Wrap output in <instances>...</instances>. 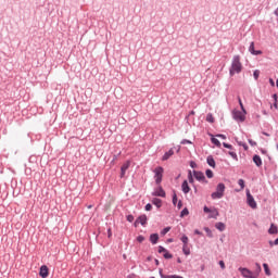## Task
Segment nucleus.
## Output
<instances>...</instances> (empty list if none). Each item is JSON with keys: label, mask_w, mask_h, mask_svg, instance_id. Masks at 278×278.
<instances>
[{"label": "nucleus", "mask_w": 278, "mask_h": 278, "mask_svg": "<svg viewBox=\"0 0 278 278\" xmlns=\"http://www.w3.org/2000/svg\"><path fill=\"white\" fill-rule=\"evenodd\" d=\"M273 99H274L275 102H277V99H278L277 93L273 94Z\"/></svg>", "instance_id": "4d7b16f0"}, {"label": "nucleus", "mask_w": 278, "mask_h": 278, "mask_svg": "<svg viewBox=\"0 0 278 278\" xmlns=\"http://www.w3.org/2000/svg\"><path fill=\"white\" fill-rule=\"evenodd\" d=\"M173 205H177V193L174 191L173 199H172Z\"/></svg>", "instance_id": "4c0bfd02"}, {"label": "nucleus", "mask_w": 278, "mask_h": 278, "mask_svg": "<svg viewBox=\"0 0 278 278\" xmlns=\"http://www.w3.org/2000/svg\"><path fill=\"white\" fill-rule=\"evenodd\" d=\"M232 118L239 123H244V121H247V113L235 110L232 111Z\"/></svg>", "instance_id": "20e7f679"}, {"label": "nucleus", "mask_w": 278, "mask_h": 278, "mask_svg": "<svg viewBox=\"0 0 278 278\" xmlns=\"http://www.w3.org/2000/svg\"><path fill=\"white\" fill-rule=\"evenodd\" d=\"M159 253H166V248L159 245Z\"/></svg>", "instance_id": "a18cd8bd"}, {"label": "nucleus", "mask_w": 278, "mask_h": 278, "mask_svg": "<svg viewBox=\"0 0 278 278\" xmlns=\"http://www.w3.org/2000/svg\"><path fill=\"white\" fill-rule=\"evenodd\" d=\"M163 257L165 260H173V254H170L168 250H166V252H163Z\"/></svg>", "instance_id": "a878e982"}, {"label": "nucleus", "mask_w": 278, "mask_h": 278, "mask_svg": "<svg viewBox=\"0 0 278 278\" xmlns=\"http://www.w3.org/2000/svg\"><path fill=\"white\" fill-rule=\"evenodd\" d=\"M268 233L270 236H275V233H278V228H277V226L275 224L270 225V228L268 229Z\"/></svg>", "instance_id": "6ab92c4d"}, {"label": "nucleus", "mask_w": 278, "mask_h": 278, "mask_svg": "<svg viewBox=\"0 0 278 278\" xmlns=\"http://www.w3.org/2000/svg\"><path fill=\"white\" fill-rule=\"evenodd\" d=\"M216 137H217V138H222V140H227V136H225V135H220V134H219V135H216Z\"/></svg>", "instance_id": "603ef678"}, {"label": "nucleus", "mask_w": 278, "mask_h": 278, "mask_svg": "<svg viewBox=\"0 0 278 278\" xmlns=\"http://www.w3.org/2000/svg\"><path fill=\"white\" fill-rule=\"evenodd\" d=\"M218 215H219L218 210L215 208L211 212V214L208 215V218H218Z\"/></svg>", "instance_id": "5701e85b"}, {"label": "nucleus", "mask_w": 278, "mask_h": 278, "mask_svg": "<svg viewBox=\"0 0 278 278\" xmlns=\"http://www.w3.org/2000/svg\"><path fill=\"white\" fill-rule=\"evenodd\" d=\"M182 253L185 255H190V248L188 247V244L182 245Z\"/></svg>", "instance_id": "b1692460"}, {"label": "nucleus", "mask_w": 278, "mask_h": 278, "mask_svg": "<svg viewBox=\"0 0 278 278\" xmlns=\"http://www.w3.org/2000/svg\"><path fill=\"white\" fill-rule=\"evenodd\" d=\"M240 73H242V62H240V55L237 54L232 58L229 75L233 77V75H240Z\"/></svg>", "instance_id": "f257e3e1"}, {"label": "nucleus", "mask_w": 278, "mask_h": 278, "mask_svg": "<svg viewBox=\"0 0 278 278\" xmlns=\"http://www.w3.org/2000/svg\"><path fill=\"white\" fill-rule=\"evenodd\" d=\"M238 184H239L241 190H244V179H239Z\"/></svg>", "instance_id": "a19ab883"}, {"label": "nucleus", "mask_w": 278, "mask_h": 278, "mask_svg": "<svg viewBox=\"0 0 278 278\" xmlns=\"http://www.w3.org/2000/svg\"><path fill=\"white\" fill-rule=\"evenodd\" d=\"M39 275H40L42 278H48V277H49V267H47V265H42V266L40 267Z\"/></svg>", "instance_id": "9d476101"}, {"label": "nucleus", "mask_w": 278, "mask_h": 278, "mask_svg": "<svg viewBox=\"0 0 278 278\" xmlns=\"http://www.w3.org/2000/svg\"><path fill=\"white\" fill-rule=\"evenodd\" d=\"M238 144L239 147H243L244 151H249V146H247V143L239 141Z\"/></svg>", "instance_id": "e433bc0d"}, {"label": "nucleus", "mask_w": 278, "mask_h": 278, "mask_svg": "<svg viewBox=\"0 0 278 278\" xmlns=\"http://www.w3.org/2000/svg\"><path fill=\"white\" fill-rule=\"evenodd\" d=\"M194 233H195V236H202L203 235V232H201L199 229H195Z\"/></svg>", "instance_id": "5fc2aeb1"}, {"label": "nucleus", "mask_w": 278, "mask_h": 278, "mask_svg": "<svg viewBox=\"0 0 278 278\" xmlns=\"http://www.w3.org/2000/svg\"><path fill=\"white\" fill-rule=\"evenodd\" d=\"M147 216L143 214V215H140L137 219H136V223H140V225H142V227H144V225H147Z\"/></svg>", "instance_id": "2eb2a0df"}, {"label": "nucleus", "mask_w": 278, "mask_h": 278, "mask_svg": "<svg viewBox=\"0 0 278 278\" xmlns=\"http://www.w3.org/2000/svg\"><path fill=\"white\" fill-rule=\"evenodd\" d=\"M159 240H160V235H157V233L150 235L151 244H155Z\"/></svg>", "instance_id": "a211bd4d"}, {"label": "nucleus", "mask_w": 278, "mask_h": 278, "mask_svg": "<svg viewBox=\"0 0 278 278\" xmlns=\"http://www.w3.org/2000/svg\"><path fill=\"white\" fill-rule=\"evenodd\" d=\"M261 153H263V155H266L267 151L264 149H261Z\"/></svg>", "instance_id": "052dcab7"}, {"label": "nucleus", "mask_w": 278, "mask_h": 278, "mask_svg": "<svg viewBox=\"0 0 278 278\" xmlns=\"http://www.w3.org/2000/svg\"><path fill=\"white\" fill-rule=\"evenodd\" d=\"M256 267L258 268V270H262V266L260 265V263H256Z\"/></svg>", "instance_id": "e2e57ef3"}, {"label": "nucleus", "mask_w": 278, "mask_h": 278, "mask_svg": "<svg viewBox=\"0 0 278 278\" xmlns=\"http://www.w3.org/2000/svg\"><path fill=\"white\" fill-rule=\"evenodd\" d=\"M219 266L222 270H225V261H219Z\"/></svg>", "instance_id": "3c124183"}, {"label": "nucleus", "mask_w": 278, "mask_h": 278, "mask_svg": "<svg viewBox=\"0 0 278 278\" xmlns=\"http://www.w3.org/2000/svg\"><path fill=\"white\" fill-rule=\"evenodd\" d=\"M164 177V167L159 166L154 169V179L156 186H160L162 184V178Z\"/></svg>", "instance_id": "7ed1b4c3"}, {"label": "nucleus", "mask_w": 278, "mask_h": 278, "mask_svg": "<svg viewBox=\"0 0 278 278\" xmlns=\"http://www.w3.org/2000/svg\"><path fill=\"white\" fill-rule=\"evenodd\" d=\"M239 270L241 271V275L244 278H256L255 276H253V271H251L247 267H240Z\"/></svg>", "instance_id": "0eeeda50"}, {"label": "nucleus", "mask_w": 278, "mask_h": 278, "mask_svg": "<svg viewBox=\"0 0 278 278\" xmlns=\"http://www.w3.org/2000/svg\"><path fill=\"white\" fill-rule=\"evenodd\" d=\"M144 210L146 212H151V210H153V205H151V203H148L146 204Z\"/></svg>", "instance_id": "58836bf2"}, {"label": "nucleus", "mask_w": 278, "mask_h": 278, "mask_svg": "<svg viewBox=\"0 0 278 278\" xmlns=\"http://www.w3.org/2000/svg\"><path fill=\"white\" fill-rule=\"evenodd\" d=\"M269 247H277V245L275 244V241H269Z\"/></svg>", "instance_id": "13d9d810"}, {"label": "nucleus", "mask_w": 278, "mask_h": 278, "mask_svg": "<svg viewBox=\"0 0 278 278\" xmlns=\"http://www.w3.org/2000/svg\"><path fill=\"white\" fill-rule=\"evenodd\" d=\"M143 240H144V236L139 235V236L137 237V242L142 243Z\"/></svg>", "instance_id": "49530a36"}, {"label": "nucleus", "mask_w": 278, "mask_h": 278, "mask_svg": "<svg viewBox=\"0 0 278 278\" xmlns=\"http://www.w3.org/2000/svg\"><path fill=\"white\" fill-rule=\"evenodd\" d=\"M206 122H207V123H214V115H212V113H208V114L206 115Z\"/></svg>", "instance_id": "473e14b6"}, {"label": "nucleus", "mask_w": 278, "mask_h": 278, "mask_svg": "<svg viewBox=\"0 0 278 278\" xmlns=\"http://www.w3.org/2000/svg\"><path fill=\"white\" fill-rule=\"evenodd\" d=\"M276 87L278 88V79L276 80Z\"/></svg>", "instance_id": "774afa93"}, {"label": "nucleus", "mask_w": 278, "mask_h": 278, "mask_svg": "<svg viewBox=\"0 0 278 278\" xmlns=\"http://www.w3.org/2000/svg\"><path fill=\"white\" fill-rule=\"evenodd\" d=\"M152 204L155 205L156 207H162V201L159 198H154L152 200Z\"/></svg>", "instance_id": "412c9836"}, {"label": "nucleus", "mask_w": 278, "mask_h": 278, "mask_svg": "<svg viewBox=\"0 0 278 278\" xmlns=\"http://www.w3.org/2000/svg\"><path fill=\"white\" fill-rule=\"evenodd\" d=\"M152 197H161L164 199L166 197V191H164V188L162 186H159L153 192Z\"/></svg>", "instance_id": "6e6552de"}, {"label": "nucleus", "mask_w": 278, "mask_h": 278, "mask_svg": "<svg viewBox=\"0 0 278 278\" xmlns=\"http://www.w3.org/2000/svg\"><path fill=\"white\" fill-rule=\"evenodd\" d=\"M203 212H204L205 214H212V210H211L210 207H207V206H204V207H203Z\"/></svg>", "instance_id": "37998d69"}, {"label": "nucleus", "mask_w": 278, "mask_h": 278, "mask_svg": "<svg viewBox=\"0 0 278 278\" xmlns=\"http://www.w3.org/2000/svg\"><path fill=\"white\" fill-rule=\"evenodd\" d=\"M188 214H190V211H188V207H185V208L180 212V218H184V216H188Z\"/></svg>", "instance_id": "bb28decb"}, {"label": "nucleus", "mask_w": 278, "mask_h": 278, "mask_svg": "<svg viewBox=\"0 0 278 278\" xmlns=\"http://www.w3.org/2000/svg\"><path fill=\"white\" fill-rule=\"evenodd\" d=\"M128 168H129V162L124 163L122 165V167H121V175H119L121 179H123V177H125V174L127 173Z\"/></svg>", "instance_id": "f8f14e48"}, {"label": "nucleus", "mask_w": 278, "mask_h": 278, "mask_svg": "<svg viewBox=\"0 0 278 278\" xmlns=\"http://www.w3.org/2000/svg\"><path fill=\"white\" fill-rule=\"evenodd\" d=\"M177 263L181 264V258L180 257L177 258Z\"/></svg>", "instance_id": "69168bd1"}, {"label": "nucleus", "mask_w": 278, "mask_h": 278, "mask_svg": "<svg viewBox=\"0 0 278 278\" xmlns=\"http://www.w3.org/2000/svg\"><path fill=\"white\" fill-rule=\"evenodd\" d=\"M223 147H224L225 149H230V151L233 150V146H231V144H229V143H227V142H224V143H223Z\"/></svg>", "instance_id": "ea45409f"}, {"label": "nucleus", "mask_w": 278, "mask_h": 278, "mask_svg": "<svg viewBox=\"0 0 278 278\" xmlns=\"http://www.w3.org/2000/svg\"><path fill=\"white\" fill-rule=\"evenodd\" d=\"M270 86L275 87V80L273 78H269Z\"/></svg>", "instance_id": "6e6d98bb"}, {"label": "nucleus", "mask_w": 278, "mask_h": 278, "mask_svg": "<svg viewBox=\"0 0 278 278\" xmlns=\"http://www.w3.org/2000/svg\"><path fill=\"white\" fill-rule=\"evenodd\" d=\"M238 101H239L240 109L244 112V114H247V109H244V104L242 103V99L240 97H238Z\"/></svg>", "instance_id": "7c9ffc66"}, {"label": "nucleus", "mask_w": 278, "mask_h": 278, "mask_svg": "<svg viewBox=\"0 0 278 278\" xmlns=\"http://www.w3.org/2000/svg\"><path fill=\"white\" fill-rule=\"evenodd\" d=\"M180 240H181V242H182L184 245L188 244V242H189L188 236H186V235H182V237L180 238Z\"/></svg>", "instance_id": "2f4dec72"}, {"label": "nucleus", "mask_w": 278, "mask_h": 278, "mask_svg": "<svg viewBox=\"0 0 278 278\" xmlns=\"http://www.w3.org/2000/svg\"><path fill=\"white\" fill-rule=\"evenodd\" d=\"M247 203L252 210H257V202H255V198L251 194V191L247 190Z\"/></svg>", "instance_id": "39448f33"}, {"label": "nucleus", "mask_w": 278, "mask_h": 278, "mask_svg": "<svg viewBox=\"0 0 278 278\" xmlns=\"http://www.w3.org/2000/svg\"><path fill=\"white\" fill-rule=\"evenodd\" d=\"M126 220H128V223H131L134 220V215H127Z\"/></svg>", "instance_id": "de8ad7c7"}, {"label": "nucleus", "mask_w": 278, "mask_h": 278, "mask_svg": "<svg viewBox=\"0 0 278 278\" xmlns=\"http://www.w3.org/2000/svg\"><path fill=\"white\" fill-rule=\"evenodd\" d=\"M170 242H174L173 238L167 239V244H170Z\"/></svg>", "instance_id": "bf43d9fd"}, {"label": "nucleus", "mask_w": 278, "mask_h": 278, "mask_svg": "<svg viewBox=\"0 0 278 278\" xmlns=\"http://www.w3.org/2000/svg\"><path fill=\"white\" fill-rule=\"evenodd\" d=\"M252 160H253L255 166H257L258 168H260V166H262V156L255 154Z\"/></svg>", "instance_id": "f3484780"}, {"label": "nucleus", "mask_w": 278, "mask_h": 278, "mask_svg": "<svg viewBox=\"0 0 278 278\" xmlns=\"http://www.w3.org/2000/svg\"><path fill=\"white\" fill-rule=\"evenodd\" d=\"M205 175L208 179H212L214 177V172H212V169H206Z\"/></svg>", "instance_id": "c85d7f7f"}, {"label": "nucleus", "mask_w": 278, "mask_h": 278, "mask_svg": "<svg viewBox=\"0 0 278 278\" xmlns=\"http://www.w3.org/2000/svg\"><path fill=\"white\" fill-rule=\"evenodd\" d=\"M263 268L265 270V275H267V277H270L271 273H270V267H268V264L264 263Z\"/></svg>", "instance_id": "4be33fe9"}, {"label": "nucleus", "mask_w": 278, "mask_h": 278, "mask_svg": "<svg viewBox=\"0 0 278 278\" xmlns=\"http://www.w3.org/2000/svg\"><path fill=\"white\" fill-rule=\"evenodd\" d=\"M228 155H230V157H232V160H236V162H238V154L233 151H229Z\"/></svg>", "instance_id": "c756f323"}, {"label": "nucleus", "mask_w": 278, "mask_h": 278, "mask_svg": "<svg viewBox=\"0 0 278 278\" xmlns=\"http://www.w3.org/2000/svg\"><path fill=\"white\" fill-rule=\"evenodd\" d=\"M181 207H184V202L180 200V201L177 203V208H178V210H181Z\"/></svg>", "instance_id": "09e8293b"}, {"label": "nucleus", "mask_w": 278, "mask_h": 278, "mask_svg": "<svg viewBox=\"0 0 278 278\" xmlns=\"http://www.w3.org/2000/svg\"><path fill=\"white\" fill-rule=\"evenodd\" d=\"M225 197V184L219 182L216 187V191L211 194V199H223Z\"/></svg>", "instance_id": "f03ea898"}, {"label": "nucleus", "mask_w": 278, "mask_h": 278, "mask_svg": "<svg viewBox=\"0 0 278 278\" xmlns=\"http://www.w3.org/2000/svg\"><path fill=\"white\" fill-rule=\"evenodd\" d=\"M253 77H254L255 81H257L260 79V70H255L253 72Z\"/></svg>", "instance_id": "f704fd0d"}, {"label": "nucleus", "mask_w": 278, "mask_h": 278, "mask_svg": "<svg viewBox=\"0 0 278 278\" xmlns=\"http://www.w3.org/2000/svg\"><path fill=\"white\" fill-rule=\"evenodd\" d=\"M193 189H194V192L197 193L198 192L197 186L193 185Z\"/></svg>", "instance_id": "338daca9"}, {"label": "nucleus", "mask_w": 278, "mask_h": 278, "mask_svg": "<svg viewBox=\"0 0 278 278\" xmlns=\"http://www.w3.org/2000/svg\"><path fill=\"white\" fill-rule=\"evenodd\" d=\"M248 142L251 147H257V142L253 141V139H249Z\"/></svg>", "instance_id": "c03bdc74"}, {"label": "nucleus", "mask_w": 278, "mask_h": 278, "mask_svg": "<svg viewBox=\"0 0 278 278\" xmlns=\"http://www.w3.org/2000/svg\"><path fill=\"white\" fill-rule=\"evenodd\" d=\"M173 155H175V150L169 149L167 152L164 153V155L162 156V161L166 162V160L173 157Z\"/></svg>", "instance_id": "9b49d317"}, {"label": "nucleus", "mask_w": 278, "mask_h": 278, "mask_svg": "<svg viewBox=\"0 0 278 278\" xmlns=\"http://www.w3.org/2000/svg\"><path fill=\"white\" fill-rule=\"evenodd\" d=\"M211 142H213V144H215V147H218V148H220V141L218 140V139H216V138H212L211 139Z\"/></svg>", "instance_id": "72a5a7b5"}, {"label": "nucleus", "mask_w": 278, "mask_h": 278, "mask_svg": "<svg viewBox=\"0 0 278 278\" xmlns=\"http://www.w3.org/2000/svg\"><path fill=\"white\" fill-rule=\"evenodd\" d=\"M189 165H190L192 168H197V162H194V161H190Z\"/></svg>", "instance_id": "8fccbe9b"}, {"label": "nucleus", "mask_w": 278, "mask_h": 278, "mask_svg": "<svg viewBox=\"0 0 278 278\" xmlns=\"http://www.w3.org/2000/svg\"><path fill=\"white\" fill-rule=\"evenodd\" d=\"M204 231H205V233L207 235L208 238H214V233L212 232V229L205 227Z\"/></svg>", "instance_id": "cd10ccee"}, {"label": "nucleus", "mask_w": 278, "mask_h": 278, "mask_svg": "<svg viewBox=\"0 0 278 278\" xmlns=\"http://www.w3.org/2000/svg\"><path fill=\"white\" fill-rule=\"evenodd\" d=\"M154 263H155L156 266H160V261L157 258L154 260Z\"/></svg>", "instance_id": "680f3d73"}, {"label": "nucleus", "mask_w": 278, "mask_h": 278, "mask_svg": "<svg viewBox=\"0 0 278 278\" xmlns=\"http://www.w3.org/2000/svg\"><path fill=\"white\" fill-rule=\"evenodd\" d=\"M274 108H275V110H278V104H277V102H274Z\"/></svg>", "instance_id": "0e129e2a"}, {"label": "nucleus", "mask_w": 278, "mask_h": 278, "mask_svg": "<svg viewBox=\"0 0 278 278\" xmlns=\"http://www.w3.org/2000/svg\"><path fill=\"white\" fill-rule=\"evenodd\" d=\"M108 238H112V228H108Z\"/></svg>", "instance_id": "864d4df0"}, {"label": "nucleus", "mask_w": 278, "mask_h": 278, "mask_svg": "<svg viewBox=\"0 0 278 278\" xmlns=\"http://www.w3.org/2000/svg\"><path fill=\"white\" fill-rule=\"evenodd\" d=\"M193 177L197 179V181L207 184V179L205 178V174H203V172L193 170Z\"/></svg>", "instance_id": "423d86ee"}, {"label": "nucleus", "mask_w": 278, "mask_h": 278, "mask_svg": "<svg viewBox=\"0 0 278 278\" xmlns=\"http://www.w3.org/2000/svg\"><path fill=\"white\" fill-rule=\"evenodd\" d=\"M215 229H218V231H225V229H226L225 223H223V222L216 223Z\"/></svg>", "instance_id": "aec40b11"}, {"label": "nucleus", "mask_w": 278, "mask_h": 278, "mask_svg": "<svg viewBox=\"0 0 278 278\" xmlns=\"http://www.w3.org/2000/svg\"><path fill=\"white\" fill-rule=\"evenodd\" d=\"M181 190H182L184 194H188V192H190V186L188 185V180L182 181Z\"/></svg>", "instance_id": "ddd939ff"}, {"label": "nucleus", "mask_w": 278, "mask_h": 278, "mask_svg": "<svg viewBox=\"0 0 278 278\" xmlns=\"http://www.w3.org/2000/svg\"><path fill=\"white\" fill-rule=\"evenodd\" d=\"M180 144H192V141H190L188 139H182Z\"/></svg>", "instance_id": "79ce46f5"}, {"label": "nucleus", "mask_w": 278, "mask_h": 278, "mask_svg": "<svg viewBox=\"0 0 278 278\" xmlns=\"http://www.w3.org/2000/svg\"><path fill=\"white\" fill-rule=\"evenodd\" d=\"M206 163L208 164V166H211L212 168H216V161L214 160V156L208 155L206 157Z\"/></svg>", "instance_id": "4468645a"}, {"label": "nucleus", "mask_w": 278, "mask_h": 278, "mask_svg": "<svg viewBox=\"0 0 278 278\" xmlns=\"http://www.w3.org/2000/svg\"><path fill=\"white\" fill-rule=\"evenodd\" d=\"M159 275L161 278H184V277L177 276V275H164L162 269L159 270Z\"/></svg>", "instance_id": "dca6fc26"}, {"label": "nucleus", "mask_w": 278, "mask_h": 278, "mask_svg": "<svg viewBox=\"0 0 278 278\" xmlns=\"http://www.w3.org/2000/svg\"><path fill=\"white\" fill-rule=\"evenodd\" d=\"M168 231H170V226L165 227L163 230H161V236H166V233H168Z\"/></svg>", "instance_id": "c9c22d12"}, {"label": "nucleus", "mask_w": 278, "mask_h": 278, "mask_svg": "<svg viewBox=\"0 0 278 278\" xmlns=\"http://www.w3.org/2000/svg\"><path fill=\"white\" fill-rule=\"evenodd\" d=\"M249 51L252 55H262V50H255V42L253 41L250 43Z\"/></svg>", "instance_id": "1a4fd4ad"}, {"label": "nucleus", "mask_w": 278, "mask_h": 278, "mask_svg": "<svg viewBox=\"0 0 278 278\" xmlns=\"http://www.w3.org/2000/svg\"><path fill=\"white\" fill-rule=\"evenodd\" d=\"M188 181L189 184H194V177L192 176V170H188Z\"/></svg>", "instance_id": "393cba45"}]
</instances>
